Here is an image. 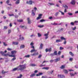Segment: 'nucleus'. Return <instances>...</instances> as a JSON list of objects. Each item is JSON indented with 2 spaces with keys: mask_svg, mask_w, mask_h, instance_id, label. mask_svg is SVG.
Instances as JSON below:
<instances>
[{
  "mask_svg": "<svg viewBox=\"0 0 78 78\" xmlns=\"http://www.w3.org/2000/svg\"><path fill=\"white\" fill-rule=\"evenodd\" d=\"M70 24L71 25H72V26H74V24L73 23V22H71L70 23Z\"/></svg>",
  "mask_w": 78,
  "mask_h": 78,
  "instance_id": "obj_42",
  "label": "nucleus"
},
{
  "mask_svg": "<svg viewBox=\"0 0 78 78\" xmlns=\"http://www.w3.org/2000/svg\"><path fill=\"white\" fill-rule=\"evenodd\" d=\"M72 47H69L67 48V49H72Z\"/></svg>",
  "mask_w": 78,
  "mask_h": 78,
  "instance_id": "obj_54",
  "label": "nucleus"
},
{
  "mask_svg": "<svg viewBox=\"0 0 78 78\" xmlns=\"http://www.w3.org/2000/svg\"><path fill=\"white\" fill-rule=\"evenodd\" d=\"M4 29L5 30H6V29H8V27L4 26Z\"/></svg>",
  "mask_w": 78,
  "mask_h": 78,
  "instance_id": "obj_40",
  "label": "nucleus"
},
{
  "mask_svg": "<svg viewBox=\"0 0 78 78\" xmlns=\"http://www.w3.org/2000/svg\"><path fill=\"white\" fill-rule=\"evenodd\" d=\"M42 57V55L41 54H40L39 55V56L38 57V58H41Z\"/></svg>",
  "mask_w": 78,
  "mask_h": 78,
  "instance_id": "obj_47",
  "label": "nucleus"
},
{
  "mask_svg": "<svg viewBox=\"0 0 78 78\" xmlns=\"http://www.w3.org/2000/svg\"><path fill=\"white\" fill-rule=\"evenodd\" d=\"M18 17H19L18 15H16L15 16V18H17Z\"/></svg>",
  "mask_w": 78,
  "mask_h": 78,
  "instance_id": "obj_64",
  "label": "nucleus"
},
{
  "mask_svg": "<svg viewBox=\"0 0 78 78\" xmlns=\"http://www.w3.org/2000/svg\"><path fill=\"white\" fill-rule=\"evenodd\" d=\"M58 14H59V12H57L55 13V15L56 16H58Z\"/></svg>",
  "mask_w": 78,
  "mask_h": 78,
  "instance_id": "obj_61",
  "label": "nucleus"
},
{
  "mask_svg": "<svg viewBox=\"0 0 78 78\" xmlns=\"http://www.w3.org/2000/svg\"><path fill=\"white\" fill-rule=\"evenodd\" d=\"M75 3H76V2H75V1L74 0H73L71 1V2H70V4L71 5H75Z\"/></svg>",
  "mask_w": 78,
  "mask_h": 78,
  "instance_id": "obj_6",
  "label": "nucleus"
},
{
  "mask_svg": "<svg viewBox=\"0 0 78 78\" xmlns=\"http://www.w3.org/2000/svg\"><path fill=\"white\" fill-rule=\"evenodd\" d=\"M62 42V41L60 39H57L56 41V43H58V42Z\"/></svg>",
  "mask_w": 78,
  "mask_h": 78,
  "instance_id": "obj_15",
  "label": "nucleus"
},
{
  "mask_svg": "<svg viewBox=\"0 0 78 78\" xmlns=\"http://www.w3.org/2000/svg\"><path fill=\"white\" fill-rule=\"evenodd\" d=\"M49 67H43L42 68V69H44V70H48L49 69Z\"/></svg>",
  "mask_w": 78,
  "mask_h": 78,
  "instance_id": "obj_19",
  "label": "nucleus"
},
{
  "mask_svg": "<svg viewBox=\"0 0 78 78\" xmlns=\"http://www.w3.org/2000/svg\"><path fill=\"white\" fill-rule=\"evenodd\" d=\"M61 61V58H56V59L54 60L55 62H58V61Z\"/></svg>",
  "mask_w": 78,
  "mask_h": 78,
  "instance_id": "obj_3",
  "label": "nucleus"
},
{
  "mask_svg": "<svg viewBox=\"0 0 78 78\" xmlns=\"http://www.w3.org/2000/svg\"><path fill=\"white\" fill-rule=\"evenodd\" d=\"M33 2L32 1H29V2H27V3H28L29 5H32V3H33Z\"/></svg>",
  "mask_w": 78,
  "mask_h": 78,
  "instance_id": "obj_10",
  "label": "nucleus"
},
{
  "mask_svg": "<svg viewBox=\"0 0 78 78\" xmlns=\"http://www.w3.org/2000/svg\"><path fill=\"white\" fill-rule=\"evenodd\" d=\"M26 68V64H25L23 65H20L19 66L17 67L16 68H14L13 69L12 71H16L17 70H18V69H19V70H21L22 71V70H23L24 69H25Z\"/></svg>",
  "mask_w": 78,
  "mask_h": 78,
  "instance_id": "obj_1",
  "label": "nucleus"
},
{
  "mask_svg": "<svg viewBox=\"0 0 78 78\" xmlns=\"http://www.w3.org/2000/svg\"><path fill=\"white\" fill-rule=\"evenodd\" d=\"M39 55V53L38 52H37L36 53H34L33 54L31 55V56H36V55Z\"/></svg>",
  "mask_w": 78,
  "mask_h": 78,
  "instance_id": "obj_12",
  "label": "nucleus"
},
{
  "mask_svg": "<svg viewBox=\"0 0 78 78\" xmlns=\"http://www.w3.org/2000/svg\"><path fill=\"white\" fill-rule=\"evenodd\" d=\"M30 66L32 67H35V66H37V65H36L34 64H30Z\"/></svg>",
  "mask_w": 78,
  "mask_h": 78,
  "instance_id": "obj_16",
  "label": "nucleus"
},
{
  "mask_svg": "<svg viewBox=\"0 0 78 78\" xmlns=\"http://www.w3.org/2000/svg\"><path fill=\"white\" fill-rule=\"evenodd\" d=\"M52 51V49H51V48H50L49 49L46 48L45 49L46 52H48L49 51V52H51Z\"/></svg>",
  "mask_w": 78,
  "mask_h": 78,
  "instance_id": "obj_4",
  "label": "nucleus"
},
{
  "mask_svg": "<svg viewBox=\"0 0 78 78\" xmlns=\"http://www.w3.org/2000/svg\"><path fill=\"white\" fill-rule=\"evenodd\" d=\"M20 3V0H17L16 1V4H19Z\"/></svg>",
  "mask_w": 78,
  "mask_h": 78,
  "instance_id": "obj_25",
  "label": "nucleus"
},
{
  "mask_svg": "<svg viewBox=\"0 0 78 78\" xmlns=\"http://www.w3.org/2000/svg\"><path fill=\"white\" fill-rule=\"evenodd\" d=\"M9 0H7V1L6 2V3L7 4H8V3H9Z\"/></svg>",
  "mask_w": 78,
  "mask_h": 78,
  "instance_id": "obj_57",
  "label": "nucleus"
},
{
  "mask_svg": "<svg viewBox=\"0 0 78 78\" xmlns=\"http://www.w3.org/2000/svg\"><path fill=\"white\" fill-rule=\"evenodd\" d=\"M48 4H49L51 5H54L55 4L54 3H48Z\"/></svg>",
  "mask_w": 78,
  "mask_h": 78,
  "instance_id": "obj_41",
  "label": "nucleus"
},
{
  "mask_svg": "<svg viewBox=\"0 0 78 78\" xmlns=\"http://www.w3.org/2000/svg\"><path fill=\"white\" fill-rule=\"evenodd\" d=\"M58 78H65V76L63 75L58 74Z\"/></svg>",
  "mask_w": 78,
  "mask_h": 78,
  "instance_id": "obj_2",
  "label": "nucleus"
},
{
  "mask_svg": "<svg viewBox=\"0 0 78 78\" xmlns=\"http://www.w3.org/2000/svg\"><path fill=\"white\" fill-rule=\"evenodd\" d=\"M43 47V44H40V49H42V47Z\"/></svg>",
  "mask_w": 78,
  "mask_h": 78,
  "instance_id": "obj_31",
  "label": "nucleus"
},
{
  "mask_svg": "<svg viewBox=\"0 0 78 78\" xmlns=\"http://www.w3.org/2000/svg\"><path fill=\"white\" fill-rule=\"evenodd\" d=\"M25 48V45L23 44H22L20 46V49H22V48Z\"/></svg>",
  "mask_w": 78,
  "mask_h": 78,
  "instance_id": "obj_13",
  "label": "nucleus"
},
{
  "mask_svg": "<svg viewBox=\"0 0 78 78\" xmlns=\"http://www.w3.org/2000/svg\"><path fill=\"white\" fill-rule=\"evenodd\" d=\"M69 54L71 56H74V54H73L72 52H69Z\"/></svg>",
  "mask_w": 78,
  "mask_h": 78,
  "instance_id": "obj_22",
  "label": "nucleus"
},
{
  "mask_svg": "<svg viewBox=\"0 0 78 78\" xmlns=\"http://www.w3.org/2000/svg\"><path fill=\"white\" fill-rule=\"evenodd\" d=\"M44 27V25L38 26V27H39V28H43Z\"/></svg>",
  "mask_w": 78,
  "mask_h": 78,
  "instance_id": "obj_27",
  "label": "nucleus"
},
{
  "mask_svg": "<svg viewBox=\"0 0 78 78\" xmlns=\"http://www.w3.org/2000/svg\"><path fill=\"white\" fill-rule=\"evenodd\" d=\"M59 12L61 13L62 15H64V13L63 12H62V11H59Z\"/></svg>",
  "mask_w": 78,
  "mask_h": 78,
  "instance_id": "obj_36",
  "label": "nucleus"
},
{
  "mask_svg": "<svg viewBox=\"0 0 78 78\" xmlns=\"http://www.w3.org/2000/svg\"><path fill=\"white\" fill-rule=\"evenodd\" d=\"M73 58H71L69 59V61H73Z\"/></svg>",
  "mask_w": 78,
  "mask_h": 78,
  "instance_id": "obj_56",
  "label": "nucleus"
},
{
  "mask_svg": "<svg viewBox=\"0 0 78 78\" xmlns=\"http://www.w3.org/2000/svg\"><path fill=\"white\" fill-rule=\"evenodd\" d=\"M9 57H14H14H16V55H9Z\"/></svg>",
  "mask_w": 78,
  "mask_h": 78,
  "instance_id": "obj_39",
  "label": "nucleus"
},
{
  "mask_svg": "<svg viewBox=\"0 0 78 78\" xmlns=\"http://www.w3.org/2000/svg\"><path fill=\"white\" fill-rule=\"evenodd\" d=\"M20 28H24V30H25V29H27V27L25 26H20Z\"/></svg>",
  "mask_w": 78,
  "mask_h": 78,
  "instance_id": "obj_11",
  "label": "nucleus"
},
{
  "mask_svg": "<svg viewBox=\"0 0 78 78\" xmlns=\"http://www.w3.org/2000/svg\"><path fill=\"white\" fill-rule=\"evenodd\" d=\"M27 23L28 24H31V21L30 20V19L29 18H28L27 19Z\"/></svg>",
  "mask_w": 78,
  "mask_h": 78,
  "instance_id": "obj_8",
  "label": "nucleus"
},
{
  "mask_svg": "<svg viewBox=\"0 0 78 78\" xmlns=\"http://www.w3.org/2000/svg\"><path fill=\"white\" fill-rule=\"evenodd\" d=\"M24 39V37H20V41H22V40H23Z\"/></svg>",
  "mask_w": 78,
  "mask_h": 78,
  "instance_id": "obj_23",
  "label": "nucleus"
},
{
  "mask_svg": "<svg viewBox=\"0 0 78 78\" xmlns=\"http://www.w3.org/2000/svg\"><path fill=\"white\" fill-rule=\"evenodd\" d=\"M16 57H14V58L12 59L11 61H14V60H16Z\"/></svg>",
  "mask_w": 78,
  "mask_h": 78,
  "instance_id": "obj_35",
  "label": "nucleus"
},
{
  "mask_svg": "<svg viewBox=\"0 0 78 78\" xmlns=\"http://www.w3.org/2000/svg\"><path fill=\"white\" fill-rule=\"evenodd\" d=\"M65 9L64 11V12H67V9Z\"/></svg>",
  "mask_w": 78,
  "mask_h": 78,
  "instance_id": "obj_51",
  "label": "nucleus"
},
{
  "mask_svg": "<svg viewBox=\"0 0 78 78\" xmlns=\"http://www.w3.org/2000/svg\"><path fill=\"white\" fill-rule=\"evenodd\" d=\"M34 10H35L34 12H36V10H37V8H36V7H34Z\"/></svg>",
  "mask_w": 78,
  "mask_h": 78,
  "instance_id": "obj_50",
  "label": "nucleus"
},
{
  "mask_svg": "<svg viewBox=\"0 0 78 78\" xmlns=\"http://www.w3.org/2000/svg\"><path fill=\"white\" fill-rule=\"evenodd\" d=\"M45 66V65H41L39 66L40 67H44V66Z\"/></svg>",
  "mask_w": 78,
  "mask_h": 78,
  "instance_id": "obj_60",
  "label": "nucleus"
},
{
  "mask_svg": "<svg viewBox=\"0 0 78 78\" xmlns=\"http://www.w3.org/2000/svg\"><path fill=\"white\" fill-rule=\"evenodd\" d=\"M61 69H64L65 68V66L64 65H62L61 67H60Z\"/></svg>",
  "mask_w": 78,
  "mask_h": 78,
  "instance_id": "obj_26",
  "label": "nucleus"
},
{
  "mask_svg": "<svg viewBox=\"0 0 78 78\" xmlns=\"http://www.w3.org/2000/svg\"><path fill=\"white\" fill-rule=\"evenodd\" d=\"M12 44H13V45H18V44H19V42H12Z\"/></svg>",
  "mask_w": 78,
  "mask_h": 78,
  "instance_id": "obj_9",
  "label": "nucleus"
},
{
  "mask_svg": "<svg viewBox=\"0 0 78 78\" xmlns=\"http://www.w3.org/2000/svg\"><path fill=\"white\" fill-rule=\"evenodd\" d=\"M44 36H45V39H48V34H44Z\"/></svg>",
  "mask_w": 78,
  "mask_h": 78,
  "instance_id": "obj_7",
  "label": "nucleus"
},
{
  "mask_svg": "<svg viewBox=\"0 0 78 78\" xmlns=\"http://www.w3.org/2000/svg\"><path fill=\"white\" fill-rule=\"evenodd\" d=\"M9 55L8 54H4L3 55V56H6V57H7V56H9Z\"/></svg>",
  "mask_w": 78,
  "mask_h": 78,
  "instance_id": "obj_33",
  "label": "nucleus"
},
{
  "mask_svg": "<svg viewBox=\"0 0 78 78\" xmlns=\"http://www.w3.org/2000/svg\"><path fill=\"white\" fill-rule=\"evenodd\" d=\"M32 15H34V16L35 15V13H34V10H32Z\"/></svg>",
  "mask_w": 78,
  "mask_h": 78,
  "instance_id": "obj_28",
  "label": "nucleus"
},
{
  "mask_svg": "<svg viewBox=\"0 0 78 78\" xmlns=\"http://www.w3.org/2000/svg\"><path fill=\"white\" fill-rule=\"evenodd\" d=\"M63 49H64V48L62 47H60V50H63Z\"/></svg>",
  "mask_w": 78,
  "mask_h": 78,
  "instance_id": "obj_63",
  "label": "nucleus"
},
{
  "mask_svg": "<svg viewBox=\"0 0 78 78\" xmlns=\"http://www.w3.org/2000/svg\"><path fill=\"white\" fill-rule=\"evenodd\" d=\"M11 32V30H8V34H10Z\"/></svg>",
  "mask_w": 78,
  "mask_h": 78,
  "instance_id": "obj_37",
  "label": "nucleus"
},
{
  "mask_svg": "<svg viewBox=\"0 0 78 78\" xmlns=\"http://www.w3.org/2000/svg\"><path fill=\"white\" fill-rule=\"evenodd\" d=\"M68 14H69V16H72L73 15V14L70 13H68Z\"/></svg>",
  "mask_w": 78,
  "mask_h": 78,
  "instance_id": "obj_49",
  "label": "nucleus"
},
{
  "mask_svg": "<svg viewBox=\"0 0 78 78\" xmlns=\"http://www.w3.org/2000/svg\"><path fill=\"white\" fill-rule=\"evenodd\" d=\"M63 7L66 8L65 9H68V6L66 5H63Z\"/></svg>",
  "mask_w": 78,
  "mask_h": 78,
  "instance_id": "obj_21",
  "label": "nucleus"
},
{
  "mask_svg": "<svg viewBox=\"0 0 78 78\" xmlns=\"http://www.w3.org/2000/svg\"><path fill=\"white\" fill-rule=\"evenodd\" d=\"M50 56H55V55H54V54L53 53H52L50 54Z\"/></svg>",
  "mask_w": 78,
  "mask_h": 78,
  "instance_id": "obj_45",
  "label": "nucleus"
},
{
  "mask_svg": "<svg viewBox=\"0 0 78 78\" xmlns=\"http://www.w3.org/2000/svg\"><path fill=\"white\" fill-rule=\"evenodd\" d=\"M25 57L26 58H29V57H30V55H25Z\"/></svg>",
  "mask_w": 78,
  "mask_h": 78,
  "instance_id": "obj_52",
  "label": "nucleus"
},
{
  "mask_svg": "<svg viewBox=\"0 0 78 78\" xmlns=\"http://www.w3.org/2000/svg\"><path fill=\"white\" fill-rule=\"evenodd\" d=\"M38 74H39V76L42 75H43V73H39Z\"/></svg>",
  "mask_w": 78,
  "mask_h": 78,
  "instance_id": "obj_46",
  "label": "nucleus"
},
{
  "mask_svg": "<svg viewBox=\"0 0 78 78\" xmlns=\"http://www.w3.org/2000/svg\"><path fill=\"white\" fill-rule=\"evenodd\" d=\"M12 50V49L10 48H7V50H8L9 51H10L11 50Z\"/></svg>",
  "mask_w": 78,
  "mask_h": 78,
  "instance_id": "obj_62",
  "label": "nucleus"
},
{
  "mask_svg": "<svg viewBox=\"0 0 78 78\" xmlns=\"http://www.w3.org/2000/svg\"><path fill=\"white\" fill-rule=\"evenodd\" d=\"M12 53V55H14V54H16V51H12L11 52Z\"/></svg>",
  "mask_w": 78,
  "mask_h": 78,
  "instance_id": "obj_14",
  "label": "nucleus"
},
{
  "mask_svg": "<svg viewBox=\"0 0 78 78\" xmlns=\"http://www.w3.org/2000/svg\"><path fill=\"white\" fill-rule=\"evenodd\" d=\"M2 43H3V45L4 46H7V44H6V43L3 42Z\"/></svg>",
  "mask_w": 78,
  "mask_h": 78,
  "instance_id": "obj_34",
  "label": "nucleus"
},
{
  "mask_svg": "<svg viewBox=\"0 0 78 78\" xmlns=\"http://www.w3.org/2000/svg\"><path fill=\"white\" fill-rule=\"evenodd\" d=\"M56 37V36H53V37H51V39H53L54 38H55Z\"/></svg>",
  "mask_w": 78,
  "mask_h": 78,
  "instance_id": "obj_48",
  "label": "nucleus"
},
{
  "mask_svg": "<svg viewBox=\"0 0 78 78\" xmlns=\"http://www.w3.org/2000/svg\"><path fill=\"white\" fill-rule=\"evenodd\" d=\"M42 16V14H40L38 15V17L37 18V20H39L40 19H41Z\"/></svg>",
  "mask_w": 78,
  "mask_h": 78,
  "instance_id": "obj_5",
  "label": "nucleus"
},
{
  "mask_svg": "<svg viewBox=\"0 0 78 78\" xmlns=\"http://www.w3.org/2000/svg\"><path fill=\"white\" fill-rule=\"evenodd\" d=\"M34 51H35V49L34 48L33 49H32L31 51L30 52L31 53H33V52H34Z\"/></svg>",
  "mask_w": 78,
  "mask_h": 78,
  "instance_id": "obj_38",
  "label": "nucleus"
},
{
  "mask_svg": "<svg viewBox=\"0 0 78 78\" xmlns=\"http://www.w3.org/2000/svg\"><path fill=\"white\" fill-rule=\"evenodd\" d=\"M35 76V74L33 73L30 76V77H31V78H33V76Z\"/></svg>",
  "mask_w": 78,
  "mask_h": 78,
  "instance_id": "obj_30",
  "label": "nucleus"
},
{
  "mask_svg": "<svg viewBox=\"0 0 78 78\" xmlns=\"http://www.w3.org/2000/svg\"><path fill=\"white\" fill-rule=\"evenodd\" d=\"M18 22H23V20H17Z\"/></svg>",
  "mask_w": 78,
  "mask_h": 78,
  "instance_id": "obj_32",
  "label": "nucleus"
},
{
  "mask_svg": "<svg viewBox=\"0 0 78 78\" xmlns=\"http://www.w3.org/2000/svg\"><path fill=\"white\" fill-rule=\"evenodd\" d=\"M60 39L62 41V40H64V41H66V39L64 37H60Z\"/></svg>",
  "mask_w": 78,
  "mask_h": 78,
  "instance_id": "obj_20",
  "label": "nucleus"
},
{
  "mask_svg": "<svg viewBox=\"0 0 78 78\" xmlns=\"http://www.w3.org/2000/svg\"><path fill=\"white\" fill-rule=\"evenodd\" d=\"M63 71L65 73H68V71H67V70L66 69H63Z\"/></svg>",
  "mask_w": 78,
  "mask_h": 78,
  "instance_id": "obj_29",
  "label": "nucleus"
},
{
  "mask_svg": "<svg viewBox=\"0 0 78 78\" xmlns=\"http://www.w3.org/2000/svg\"><path fill=\"white\" fill-rule=\"evenodd\" d=\"M9 26L10 27H12V24L11 23H10L9 24Z\"/></svg>",
  "mask_w": 78,
  "mask_h": 78,
  "instance_id": "obj_59",
  "label": "nucleus"
},
{
  "mask_svg": "<svg viewBox=\"0 0 78 78\" xmlns=\"http://www.w3.org/2000/svg\"><path fill=\"white\" fill-rule=\"evenodd\" d=\"M76 73H75L74 74H73V73H70V75L71 76H75V75H76Z\"/></svg>",
  "mask_w": 78,
  "mask_h": 78,
  "instance_id": "obj_17",
  "label": "nucleus"
},
{
  "mask_svg": "<svg viewBox=\"0 0 78 78\" xmlns=\"http://www.w3.org/2000/svg\"><path fill=\"white\" fill-rule=\"evenodd\" d=\"M54 55H55V56H56V55H58V53H57V51H54Z\"/></svg>",
  "mask_w": 78,
  "mask_h": 78,
  "instance_id": "obj_18",
  "label": "nucleus"
},
{
  "mask_svg": "<svg viewBox=\"0 0 78 78\" xmlns=\"http://www.w3.org/2000/svg\"><path fill=\"white\" fill-rule=\"evenodd\" d=\"M76 27H75L74 28H73V31L75 30H76Z\"/></svg>",
  "mask_w": 78,
  "mask_h": 78,
  "instance_id": "obj_53",
  "label": "nucleus"
},
{
  "mask_svg": "<svg viewBox=\"0 0 78 78\" xmlns=\"http://www.w3.org/2000/svg\"><path fill=\"white\" fill-rule=\"evenodd\" d=\"M44 21H45V20L43 19L41 20H40V22H43Z\"/></svg>",
  "mask_w": 78,
  "mask_h": 78,
  "instance_id": "obj_43",
  "label": "nucleus"
},
{
  "mask_svg": "<svg viewBox=\"0 0 78 78\" xmlns=\"http://www.w3.org/2000/svg\"><path fill=\"white\" fill-rule=\"evenodd\" d=\"M41 78H47V76H42Z\"/></svg>",
  "mask_w": 78,
  "mask_h": 78,
  "instance_id": "obj_55",
  "label": "nucleus"
},
{
  "mask_svg": "<svg viewBox=\"0 0 78 78\" xmlns=\"http://www.w3.org/2000/svg\"><path fill=\"white\" fill-rule=\"evenodd\" d=\"M0 53L3 55H4V54H5V52H3L2 51H1Z\"/></svg>",
  "mask_w": 78,
  "mask_h": 78,
  "instance_id": "obj_44",
  "label": "nucleus"
},
{
  "mask_svg": "<svg viewBox=\"0 0 78 78\" xmlns=\"http://www.w3.org/2000/svg\"><path fill=\"white\" fill-rule=\"evenodd\" d=\"M9 16H14V14H9Z\"/></svg>",
  "mask_w": 78,
  "mask_h": 78,
  "instance_id": "obj_58",
  "label": "nucleus"
},
{
  "mask_svg": "<svg viewBox=\"0 0 78 78\" xmlns=\"http://www.w3.org/2000/svg\"><path fill=\"white\" fill-rule=\"evenodd\" d=\"M37 36L38 37H41V36H42V34L39 33H38L37 34Z\"/></svg>",
  "mask_w": 78,
  "mask_h": 78,
  "instance_id": "obj_24",
  "label": "nucleus"
}]
</instances>
